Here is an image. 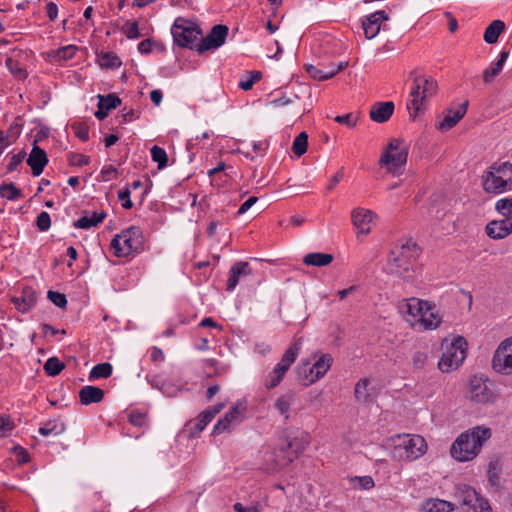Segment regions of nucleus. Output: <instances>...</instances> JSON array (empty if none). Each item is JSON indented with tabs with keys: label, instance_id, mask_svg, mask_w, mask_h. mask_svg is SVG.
<instances>
[{
	"label": "nucleus",
	"instance_id": "f257e3e1",
	"mask_svg": "<svg viewBox=\"0 0 512 512\" xmlns=\"http://www.w3.org/2000/svg\"><path fill=\"white\" fill-rule=\"evenodd\" d=\"M420 253V247L412 238L396 245L388 258L387 273L406 281L411 280L414 276L413 264Z\"/></svg>",
	"mask_w": 512,
	"mask_h": 512
},
{
	"label": "nucleus",
	"instance_id": "f03ea898",
	"mask_svg": "<svg viewBox=\"0 0 512 512\" xmlns=\"http://www.w3.org/2000/svg\"><path fill=\"white\" fill-rule=\"evenodd\" d=\"M490 437V428L482 426L463 432L452 444L451 456L460 462L470 461L479 454L484 442Z\"/></svg>",
	"mask_w": 512,
	"mask_h": 512
},
{
	"label": "nucleus",
	"instance_id": "7ed1b4c3",
	"mask_svg": "<svg viewBox=\"0 0 512 512\" xmlns=\"http://www.w3.org/2000/svg\"><path fill=\"white\" fill-rule=\"evenodd\" d=\"M146 239L139 226H130L114 236L110 248L118 258L134 257L145 251Z\"/></svg>",
	"mask_w": 512,
	"mask_h": 512
},
{
	"label": "nucleus",
	"instance_id": "20e7f679",
	"mask_svg": "<svg viewBox=\"0 0 512 512\" xmlns=\"http://www.w3.org/2000/svg\"><path fill=\"white\" fill-rule=\"evenodd\" d=\"M413 82L410 90V99L407 102V109L410 117L415 119L425 109V103L433 97L438 90V83L432 77L411 73Z\"/></svg>",
	"mask_w": 512,
	"mask_h": 512
},
{
	"label": "nucleus",
	"instance_id": "39448f33",
	"mask_svg": "<svg viewBox=\"0 0 512 512\" xmlns=\"http://www.w3.org/2000/svg\"><path fill=\"white\" fill-rule=\"evenodd\" d=\"M409 144L403 138H392L379 159V166L385 168L388 174L400 176L407 164Z\"/></svg>",
	"mask_w": 512,
	"mask_h": 512
},
{
	"label": "nucleus",
	"instance_id": "423d86ee",
	"mask_svg": "<svg viewBox=\"0 0 512 512\" xmlns=\"http://www.w3.org/2000/svg\"><path fill=\"white\" fill-rule=\"evenodd\" d=\"M301 346L302 337L294 338L293 342L282 355L280 361L275 365L273 370L266 375L263 384L267 390L276 388L282 382L286 373L297 359Z\"/></svg>",
	"mask_w": 512,
	"mask_h": 512
},
{
	"label": "nucleus",
	"instance_id": "0eeeda50",
	"mask_svg": "<svg viewBox=\"0 0 512 512\" xmlns=\"http://www.w3.org/2000/svg\"><path fill=\"white\" fill-rule=\"evenodd\" d=\"M171 34L175 45L196 51L197 40L202 37V29L195 22L177 17L172 24Z\"/></svg>",
	"mask_w": 512,
	"mask_h": 512
},
{
	"label": "nucleus",
	"instance_id": "6e6552de",
	"mask_svg": "<svg viewBox=\"0 0 512 512\" xmlns=\"http://www.w3.org/2000/svg\"><path fill=\"white\" fill-rule=\"evenodd\" d=\"M317 353L314 354L315 362L310 365V362H305L298 367V376L302 385L309 386L328 372L333 363V357L329 353H321L316 359Z\"/></svg>",
	"mask_w": 512,
	"mask_h": 512
},
{
	"label": "nucleus",
	"instance_id": "1a4fd4ad",
	"mask_svg": "<svg viewBox=\"0 0 512 512\" xmlns=\"http://www.w3.org/2000/svg\"><path fill=\"white\" fill-rule=\"evenodd\" d=\"M467 346L468 343L463 336L455 337L449 345H446L438 362V368L444 373L457 369L466 358Z\"/></svg>",
	"mask_w": 512,
	"mask_h": 512
},
{
	"label": "nucleus",
	"instance_id": "9d476101",
	"mask_svg": "<svg viewBox=\"0 0 512 512\" xmlns=\"http://www.w3.org/2000/svg\"><path fill=\"white\" fill-rule=\"evenodd\" d=\"M470 399L481 404L493 403L496 399L493 383L483 375H474L470 379Z\"/></svg>",
	"mask_w": 512,
	"mask_h": 512
},
{
	"label": "nucleus",
	"instance_id": "9b49d317",
	"mask_svg": "<svg viewBox=\"0 0 512 512\" xmlns=\"http://www.w3.org/2000/svg\"><path fill=\"white\" fill-rule=\"evenodd\" d=\"M493 368L503 374L512 373V340L503 341L497 348L493 360Z\"/></svg>",
	"mask_w": 512,
	"mask_h": 512
},
{
	"label": "nucleus",
	"instance_id": "f8f14e48",
	"mask_svg": "<svg viewBox=\"0 0 512 512\" xmlns=\"http://www.w3.org/2000/svg\"><path fill=\"white\" fill-rule=\"evenodd\" d=\"M389 19L388 14L384 10H378L364 17L362 20V28L367 39L376 37L381 29L384 21Z\"/></svg>",
	"mask_w": 512,
	"mask_h": 512
},
{
	"label": "nucleus",
	"instance_id": "ddd939ff",
	"mask_svg": "<svg viewBox=\"0 0 512 512\" xmlns=\"http://www.w3.org/2000/svg\"><path fill=\"white\" fill-rule=\"evenodd\" d=\"M24 54L22 49L13 48L5 60L6 68L17 81H24L28 77V72L21 63Z\"/></svg>",
	"mask_w": 512,
	"mask_h": 512
},
{
	"label": "nucleus",
	"instance_id": "4468645a",
	"mask_svg": "<svg viewBox=\"0 0 512 512\" xmlns=\"http://www.w3.org/2000/svg\"><path fill=\"white\" fill-rule=\"evenodd\" d=\"M378 390L375 387H370L369 378L359 379L354 387V396L356 401L369 405L376 401L378 397Z\"/></svg>",
	"mask_w": 512,
	"mask_h": 512
},
{
	"label": "nucleus",
	"instance_id": "2eb2a0df",
	"mask_svg": "<svg viewBox=\"0 0 512 512\" xmlns=\"http://www.w3.org/2000/svg\"><path fill=\"white\" fill-rule=\"evenodd\" d=\"M286 434V437L289 443L286 446L290 447L291 453L289 458V464L292 463L295 459L299 457V455L306 449V447L310 443L309 435L306 433L294 434L287 430L283 431Z\"/></svg>",
	"mask_w": 512,
	"mask_h": 512
},
{
	"label": "nucleus",
	"instance_id": "dca6fc26",
	"mask_svg": "<svg viewBox=\"0 0 512 512\" xmlns=\"http://www.w3.org/2000/svg\"><path fill=\"white\" fill-rule=\"evenodd\" d=\"M11 302L14 304L15 309L25 314L29 312L37 303V294L33 287L24 286L21 291V296L12 297Z\"/></svg>",
	"mask_w": 512,
	"mask_h": 512
},
{
	"label": "nucleus",
	"instance_id": "f3484780",
	"mask_svg": "<svg viewBox=\"0 0 512 512\" xmlns=\"http://www.w3.org/2000/svg\"><path fill=\"white\" fill-rule=\"evenodd\" d=\"M485 232L493 240H501L512 233V220L499 219L491 220L486 224Z\"/></svg>",
	"mask_w": 512,
	"mask_h": 512
},
{
	"label": "nucleus",
	"instance_id": "a211bd4d",
	"mask_svg": "<svg viewBox=\"0 0 512 512\" xmlns=\"http://www.w3.org/2000/svg\"><path fill=\"white\" fill-rule=\"evenodd\" d=\"M98 110L94 113L95 117L102 121L113 109L119 107L122 103L121 98L116 93H109L107 95L98 94Z\"/></svg>",
	"mask_w": 512,
	"mask_h": 512
},
{
	"label": "nucleus",
	"instance_id": "6ab92c4d",
	"mask_svg": "<svg viewBox=\"0 0 512 512\" xmlns=\"http://www.w3.org/2000/svg\"><path fill=\"white\" fill-rule=\"evenodd\" d=\"M482 186L485 192L493 194H500L507 190L503 177L491 169V166L482 176Z\"/></svg>",
	"mask_w": 512,
	"mask_h": 512
},
{
	"label": "nucleus",
	"instance_id": "aec40b11",
	"mask_svg": "<svg viewBox=\"0 0 512 512\" xmlns=\"http://www.w3.org/2000/svg\"><path fill=\"white\" fill-rule=\"evenodd\" d=\"M375 217L376 215L373 211L365 208H355L351 212L352 224L362 234L370 233V224Z\"/></svg>",
	"mask_w": 512,
	"mask_h": 512
},
{
	"label": "nucleus",
	"instance_id": "412c9836",
	"mask_svg": "<svg viewBox=\"0 0 512 512\" xmlns=\"http://www.w3.org/2000/svg\"><path fill=\"white\" fill-rule=\"evenodd\" d=\"M47 163L48 157L45 150L36 145V141H34L32 150L27 158V164L31 168L32 175L34 177L40 176Z\"/></svg>",
	"mask_w": 512,
	"mask_h": 512
},
{
	"label": "nucleus",
	"instance_id": "4be33fe9",
	"mask_svg": "<svg viewBox=\"0 0 512 512\" xmlns=\"http://www.w3.org/2000/svg\"><path fill=\"white\" fill-rule=\"evenodd\" d=\"M469 101L466 100L459 105L457 109L449 108L442 121L437 125V129L448 131L452 129L466 114Z\"/></svg>",
	"mask_w": 512,
	"mask_h": 512
},
{
	"label": "nucleus",
	"instance_id": "5701e85b",
	"mask_svg": "<svg viewBox=\"0 0 512 512\" xmlns=\"http://www.w3.org/2000/svg\"><path fill=\"white\" fill-rule=\"evenodd\" d=\"M252 274V268L247 261L235 262L230 270L227 279L226 290L232 292L239 283L240 277Z\"/></svg>",
	"mask_w": 512,
	"mask_h": 512
},
{
	"label": "nucleus",
	"instance_id": "b1692460",
	"mask_svg": "<svg viewBox=\"0 0 512 512\" xmlns=\"http://www.w3.org/2000/svg\"><path fill=\"white\" fill-rule=\"evenodd\" d=\"M262 458V468L268 473L277 472L289 465V458L279 457L274 449L265 450Z\"/></svg>",
	"mask_w": 512,
	"mask_h": 512
},
{
	"label": "nucleus",
	"instance_id": "393cba45",
	"mask_svg": "<svg viewBox=\"0 0 512 512\" xmlns=\"http://www.w3.org/2000/svg\"><path fill=\"white\" fill-rule=\"evenodd\" d=\"M404 449L406 457L410 460H415L426 452L427 444L422 436L413 435L404 441Z\"/></svg>",
	"mask_w": 512,
	"mask_h": 512
},
{
	"label": "nucleus",
	"instance_id": "a878e982",
	"mask_svg": "<svg viewBox=\"0 0 512 512\" xmlns=\"http://www.w3.org/2000/svg\"><path fill=\"white\" fill-rule=\"evenodd\" d=\"M395 105L392 101L376 102L370 109V118L377 123L387 122L394 113Z\"/></svg>",
	"mask_w": 512,
	"mask_h": 512
},
{
	"label": "nucleus",
	"instance_id": "bb28decb",
	"mask_svg": "<svg viewBox=\"0 0 512 512\" xmlns=\"http://www.w3.org/2000/svg\"><path fill=\"white\" fill-rule=\"evenodd\" d=\"M104 398V391L96 386L86 385L83 386L79 391V399L82 405H90L93 403H99Z\"/></svg>",
	"mask_w": 512,
	"mask_h": 512
},
{
	"label": "nucleus",
	"instance_id": "cd10ccee",
	"mask_svg": "<svg viewBox=\"0 0 512 512\" xmlns=\"http://www.w3.org/2000/svg\"><path fill=\"white\" fill-rule=\"evenodd\" d=\"M421 512H455V506L446 500L430 498L422 503Z\"/></svg>",
	"mask_w": 512,
	"mask_h": 512
},
{
	"label": "nucleus",
	"instance_id": "c85d7f7f",
	"mask_svg": "<svg viewBox=\"0 0 512 512\" xmlns=\"http://www.w3.org/2000/svg\"><path fill=\"white\" fill-rule=\"evenodd\" d=\"M509 56L508 51H501L499 54V58L496 62L491 63L489 68H486L483 71V81L485 83L491 82L499 73L502 71L503 66Z\"/></svg>",
	"mask_w": 512,
	"mask_h": 512
},
{
	"label": "nucleus",
	"instance_id": "c756f323",
	"mask_svg": "<svg viewBox=\"0 0 512 512\" xmlns=\"http://www.w3.org/2000/svg\"><path fill=\"white\" fill-rule=\"evenodd\" d=\"M107 214L104 211L101 212H93L89 217L88 215H84L80 217L73 223V226L78 229L88 230L92 227H96L98 224L102 223L106 218Z\"/></svg>",
	"mask_w": 512,
	"mask_h": 512
},
{
	"label": "nucleus",
	"instance_id": "7c9ffc66",
	"mask_svg": "<svg viewBox=\"0 0 512 512\" xmlns=\"http://www.w3.org/2000/svg\"><path fill=\"white\" fill-rule=\"evenodd\" d=\"M406 312L411 315L412 317H421L425 311L431 310V303L427 300H421L418 298H410L407 300V303L405 304Z\"/></svg>",
	"mask_w": 512,
	"mask_h": 512
},
{
	"label": "nucleus",
	"instance_id": "2f4dec72",
	"mask_svg": "<svg viewBox=\"0 0 512 512\" xmlns=\"http://www.w3.org/2000/svg\"><path fill=\"white\" fill-rule=\"evenodd\" d=\"M476 494L477 492L473 487L467 484H460L456 488L455 497L464 510L465 507L471 505L472 501L476 500Z\"/></svg>",
	"mask_w": 512,
	"mask_h": 512
},
{
	"label": "nucleus",
	"instance_id": "473e14b6",
	"mask_svg": "<svg viewBox=\"0 0 512 512\" xmlns=\"http://www.w3.org/2000/svg\"><path fill=\"white\" fill-rule=\"evenodd\" d=\"M419 322L425 330H434L441 325L442 317L435 311V305L431 303V310L425 311L419 318Z\"/></svg>",
	"mask_w": 512,
	"mask_h": 512
},
{
	"label": "nucleus",
	"instance_id": "72a5a7b5",
	"mask_svg": "<svg viewBox=\"0 0 512 512\" xmlns=\"http://www.w3.org/2000/svg\"><path fill=\"white\" fill-rule=\"evenodd\" d=\"M78 50V47L76 45H66L62 46L56 50H52L49 52V57L51 61L55 63H63L70 59H72Z\"/></svg>",
	"mask_w": 512,
	"mask_h": 512
},
{
	"label": "nucleus",
	"instance_id": "f704fd0d",
	"mask_svg": "<svg viewBox=\"0 0 512 512\" xmlns=\"http://www.w3.org/2000/svg\"><path fill=\"white\" fill-rule=\"evenodd\" d=\"M66 430V425L59 419H51L46 421L41 427H39L38 432L44 437L49 436H58L62 434Z\"/></svg>",
	"mask_w": 512,
	"mask_h": 512
},
{
	"label": "nucleus",
	"instance_id": "c9c22d12",
	"mask_svg": "<svg viewBox=\"0 0 512 512\" xmlns=\"http://www.w3.org/2000/svg\"><path fill=\"white\" fill-rule=\"evenodd\" d=\"M333 259L330 253L313 252L304 256L303 263L308 266L323 267L332 263Z\"/></svg>",
	"mask_w": 512,
	"mask_h": 512
},
{
	"label": "nucleus",
	"instance_id": "e433bc0d",
	"mask_svg": "<svg viewBox=\"0 0 512 512\" xmlns=\"http://www.w3.org/2000/svg\"><path fill=\"white\" fill-rule=\"evenodd\" d=\"M505 29V23L502 20L492 21L484 32V41L488 44H494L498 41L500 34Z\"/></svg>",
	"mask_w": 512,
	"mask_h": 512
},
{
	"label": "nucleus",
	"instance_id": "4c0bfd02",
	"mask_svg": "<svg viewBox=\"0 0 512 512\" xmlns=\"http://www.w3.org/2000/svg\"><path fill=\"white\" fill-rule=\"evenodd\" d=\"M98 62L101 68L105 69H118L122 65V61L119 56L112 52H101L97 54Z\"/></svg>",
	"mask_w": 512,
	"mask_h": 512
},
{
	"label": "nucleus",
	"instance_id": "58836bf2",
	"mask_svg": "<svg viewBox=\"0 0 512 512\" xmlns=\"http://www.w3.org/2000/svg\"><path fill=\"white\" fill-rule=\"evenodd\" d=\"M491 169L495 170L496 173L501 174L506 187L512 189V163L506 162H495L491 165Z\"/></svg>",
	"mask_w": 512,
	"mask_h": 512
},
{
	"label": "nucleus",
	"instance_id": "ea45409f",
	"mask_svg": "<svg viewBox=\"0 0 512 512\" xmlns=\"http://www.w3.org/2000/svg\"><path fill=\"white\" fill-rule=\"evenodd\" d=\"M0 197L9 201H15L23 197L22 191L14 183L3 182L0 185Z\"/></svg>",
	"mask_w": 512,
	"mask_h": 512
},
{
	"label": "nucleus",
	"instance_id": "a19ab883",
	"mask_svg": "<svg viewBox=\"0 0 512 512\" xmlns=\"http://www.w3.org/2000/svg\"><path fill=\"white\" fill-rule=\"evenodd\" d=\"M247 407L244 403L238 402L233 405L223 416L228 419V423L237 424L240 423L243 419V414L246 411Z\"/></svg>",
	"mask_w": 512,
	"mask_h": 512
},
{
	"label": "nucleus",
	"instance_id": "79ce46f5",
	"mask_svg": "<svg viewBox=\"0 0 512 512\" xmlns=\"http://www.w3.org/2000/svg\"><path fill=\"white\" fill-rule=\"evenodd\" d=\"M112 372L113 367L110 363H99L91 369L89 373V380L92 381L99 378H108L111 376Z\"/></svg>",
	"mask_w": 512,
	"mask_h": 512
},
{
	"label": "nucleus",
	"instance_id": "37998d69",
	"mask_svg": "<svg viewBox=\"0 0 512 512\" xmlns=\"http://www.w3.org/2000/svg\"><path fill=\"white\" fill-rule=\"evenodd\" d=\"M65 368L63 362L57 357H50L44 364V371L48 376L55 377L59 375Z\"/></svg>",
	"mask_w": 512,
	"mask_h": 512
},
{
	"label": "nucleus",
	"instance_id": "c03bdc74",
	"mask_svg": "<svg viewBox=\"0 0 512 512\" xmlns=\"http://www.w3.org/2000/svg\"><path fill=\"white\" fill-rule=\"evenodd\" d=\"M464 512H491V507L488 500L477 493L476 500L465 507Z\"/></svg>",
	"mask_w": 512,
	"mask_h": 512
},
{
	"label": "nucleus",
	"instance_id": "a18cd8bd",
	"mask_svg": "<svg viewBox=\"0 0 512 512\" xmlns=\"http://www.w3.org/2000/svg\"><path fill=\"white\" fill-rule=\"evenodd\" d=\"M305 69L309 76L317 81H325L334 77V73L331 72V69L323 70L311 64L306 65Z\"/></svg>",
	"mask_w": 512,
	"mask_h": 512
},
{
	"label": "nucleus",
	"instance_id": "49530a36",
	"mask_svg": "<svg viewBox=\"0 0 512 512\" xmlns=\"http://www.w3.org/2000/svg\"><path fill=\"white\" fill-rule=\"evenodd\" d=\"M308 147V135L306 132H301L299 135L294 139L292 144V151L293 153L300 157L303 154L306 153Z\"/></svg>",
	"mask_w": 512,
	"mask_h": 512
},
{
	"label": "nucleus",
	"instance_id": "de8ad7c7",
	"mask_svg": "<svg viewBox=\"0 0 512 512\" xmlns=\"http://www.w3.org/2000/svg\"><path fill=\"white\" fill-rule=\"evenodd\" d=\"M495 209L503 218L512 221V197L499 199L495 204Z\"/></svg>",
	"mask_w": 512,
	"mask_h": 512
},
{
	"label": "nucleus",
	"instance_id": "09e8293b",
	"mask_svg": "<svg viewBox=\"0 0 512 512\" xmlns=\"http://www.w3.org/2000/svg\"><path fill=\"white\" fill-rule=\"evenodd\" d=\"M151 158L154 162L158 164V169H163L168 164V155L162 147L154 145L151 150Z\"/></svg>",
	"mask_w": 512,
	"mask_h": 512
},
{
	"label": "nucleus",
	"instance_id": "8fccbe9b",
	"mask_svg": "<svg viewBox=\"0 0 512 512\" xmlns=\"http://www.w3.org/2000/svg\"><path fill=\"white\" fill-rule=\"evenodd\" d=\"M200 41L197 44L196 52L198 54H203L209 50H215L221 45H218L217 41L208 33L206 37H200Z\"/></svg>",
	"mask_w": 512,
	"mask_h": 512
},
{
	"label": "nucleus",
	"instance_id": "3c124183",
	"mask_svg": "<svg viewBox=\"0 0 512 512\" xmlns=\"http://www.w3.org/2000/svg\"><path fill=\"white\" fill-rule=\"evenodd\" d=\"M200 41L197 44L196 52L198 54H203L209 50H215L221 45H218L217 41L208 33L206 37H200Z\"/></svg>",
	"mask_w": 512,
	"mask_h": 512
},
{
	"label": "nucleus",
	"instance_id": "603ef678",
	"mask_svg": "<svg viewBox=\"0 0 512 512\" xmlns=\"http://www.w3.org/2000/svg\"><path fill=\"white\" fill-rule=\"evenodd\" d=\"M205 426L199 422L198 418L192 419L185 424V432L188 438L193 439L200 435Z\"/></svg>",
	"mask_w": 512,
	"mask_h": 512
},
{
	"label": "nucleus",
	"instance_id": "864d4df0",
	"mask_svg": "<svg viewBox=\"0 0 512 512\" xmlns=\"http://www.w3.org/2000/svg\"><path fill=\"white\" fill-rule=\"evenodd\" d=\"M261 77L262 74L260 71H250L245 79L240 80L238 87L244 91H249L252 89L253 85L261 79Z\"/></svg>",
	"mask_w": 512,
	"mask_h": 512
},
{
	"label": "nucleus",
	"instance_id": "5fc2aeb1",
	"mask_svg": "<svg viewBox=\"0 0 512 512\" xmlns=\"http://www.w3.org/2000/svg\"><path fill=\"white\" fill-rule=\"evenodd\" d=\"M228 33V27L222 24L214 25L209 32V34H211V36L217 41L218 45L221 46L225 43Z\"/></svg>",
	"mask_w": 512,
	"mask_h": 512
},
{
	"label": "nucleus",
	"instance_id": "6e6d98bb",
	"mask_svg": "<svg viewBox=\"0 0 512 512\" xmlns=\"http://www.w3.org/2000/svg\"><path fill=\"white\" fill-rule=\"evenodd\" d=\"M147 414L140 409L131 410L128 414V421L135 427H143L146 424Z\"/></svg>",
	"mask_w": 512,
	"mask_h": 512
},
{
	"label": "nucleus",
	"instance_id": "4d7b16f0",
	"mask_svg": "<svg viewBox=\"0 0 512 512\" xmlns=\"http://www.w3.org/2000/svg\"><path fill=\"white\" fill-rule=\"evenodd\" d=\"M487 473L490 485L498 487L500 484V467L497 461H491L489 463Z\"/></svg>",
	"mask_w": 512,
	"mask_h": 512
},
{
	"label": "nucleus",
	"instance_id": "13d9d810",
	"mask_svg": "<svg viewBox=\"0 0 512 512\" xmlns=\"http://www.w3.org/2000/svg\"><path fill=\"white\" fill-rule=\"evenodd\" d=\"M289 443L286 434L282 431L281 434L278 436L277 444L274 448V450L277 452L279 457L286 458L287 456L290 457V453L292 452L290 447L286 446V444Z\"/></svg>",
	"mask_w": 512,
	"mask_h": 512
},
{
	"label": "nucleus",
	"instance_id": "bf43d9fd",
	"mask_svg": "<svg viewBox=\"0 0 512 512\" xmlns=\"http://www.w3.org/2000/svg\"><path fill=\"white\" fill-rule=\"evenodd\" d=\"M67 161L70 166H86L90 163V157L81 153L70 152L67 154Z\"/></svg>",
	"mask_w": 512,
	"mask_h": 512
},
{
	"label": "nucleus",
	"instance_id": "052dcab7",
	"mask_svg": "<svg viewBox=\"0 0 512 512\" xmlns=\"http://www.w3.org/2000/svg\"><path fill=\"white\" fill-rule=\"evenodd\" d=\"M71 128L77 138L86 142L89 140V126L85 122H74Z\"/></svg>",
	"mask_w": 512,
	"mask_h": 512
},
{
	"label": "nucleus",
	"instance_id": "680f3d73",
	"mask_svg": "<svg viewBox=\"0 0 512 512\" xmlns=\"http://www.w3.org/2000/svg\"><path fill=\"white\" fill-rule=\"evenodd\" d=\"M11 450L18 465H24L30 461V454L26 448L15 445Z\"/></svg>",
	"mask_w": 512,
	"mask_h": 512
},
{
	"label": "nucleus",
	"instance_id": "e2e57ef3",
	"mask_svg": "<svg viewBox=\"0 0 512 512\" xmlns=\"http://www.w3.org/2000/svg\"><path fill=\"white\" fill-rule=\"evenodd\" d=\"M226 168H227L226 164L221 161L217 164L216 167H214L208 171V176L210 177V183L212 186L221 188V183L218 181L217 176L220 173H225Z\"/></svg>",
	"mask_w": 512,
	"mask_h": 512
},
{
	"label": "nucleus",
	"instance_id": "0e129e2a",
	"mask_svg": "<svg viewBox=\"0 0 512 512\" xmlns=\"http://www.w3.org/2000/svg\"><path fill=\"white\" fill-rule=\"evenodd\" d=\"M122 32L128 39H138L141 36L137 21H127L122 26Z\"/></svg>",
	"mask_w": 512,
	"mask_h": 512
},
{
	"label": "nucleus",
	"instance_id": "69168bd1",
	"mask_svg": "<svg viewBox=\"0 0 512 512\" xmlns=\"http://www.w3.org/2000/svg\"><path fill=\"white\" fill-rule=\"evenodd\" d=\"M47 298L58 308H65L67 306V297L64 293L49 290L47 292Z\"/></svg>",
	"mask_w": 512,
	"mask_h": 512
},
{
	"label": "nucleus",
	"instance_id": "338daca9",
	"mask_svg": "<svg viewBox=\"0 0 512 512\" xmlns=\"http://www.w3.org/2000/svg\"><path fill=\"white\" fill-rule=\"evenodd\" d=\"M352 482L354 484V487L364 489V490H370L375 486L373 478L368 475L355 476L352 479Z\"/></svg>",
	"mask_w": 512,
	"mask_h": 512
},
{
	"label": "nucleus",
	"instance_id": "774afa93",
	"mask_svg": "<svg viewBox=\"0 0 512 512\" xmlns=\"http://www.w3.org/2000/svg\"><path fill=\"white\" fill-rule=\"evenodd\" d=\"M26 157V152L24 150L20 151L17 154H13L10 157L9 163L6 166V173L14 172L21 165L23 160Z\"/></svg>",
	"mask_w": 512,
	"mask_h": 512
}]
</instances>
